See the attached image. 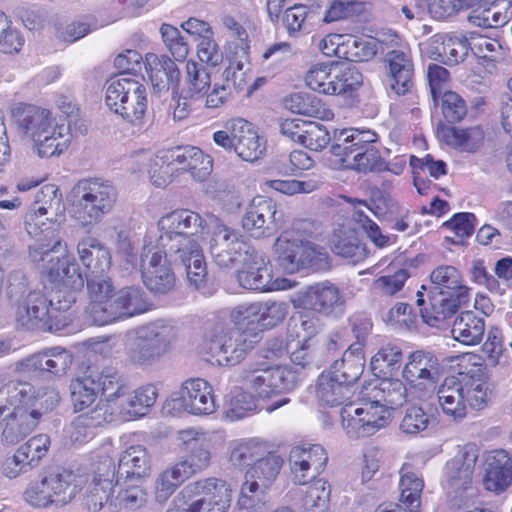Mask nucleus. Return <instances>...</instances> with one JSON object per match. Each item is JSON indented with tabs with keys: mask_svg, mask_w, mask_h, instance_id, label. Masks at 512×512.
Returning a JSON list of instances; mask_svg holds the SVG:
<instances>
[{
	"mask_svg": "<svg viewBox=\"0 0 512 512\" xmlns=\"http://www.w3.org/2000/svg\"><path fill=\"white\" fill-rule=\"evenodd\" d=\"M207 227L205 219L190 209H176L158 221L157 248L175 264L182 265L187 279L196 289L205 284L207 267L197 241Z\"/></svg>",
	"mask_w": 512,
	"mask_h": 512,
	"instance_id": "nucleus-1",
	"label": "nucleus"
},
{
	"mask_svg": "<svg viewBox=\"0 0 512 512\" xmlns=\"http://www.w3.org/2000/svg\"><path fill=\"white\" fill-rule=\"evenodd\" d=\"M10 303L15 307V320L27 329L59 331L71 322L68 310L76 301L73 293L56 292L47 297L40 290H28L24 278H14L8 286Z\"/></svg>",
	"mask_w": 512,
	"mask_h": 512,
	"instance_id": "nucleus-2",
	"label": "nucleus"
},
{
	"mask_svg": "<svg viewBox=\"0 0 512 512\" xmlns=\"http://www.w3.org/2000/svg\"><path fill=\"white\" fill-rule=\"evenodd\" d=\"M231 318L234 327L217 336L210 347L220 365H237L263 338L261 302L239 304Z\"/></svg>",
	"mask_w": 512,
	"mask_h": 512,
	"instance_id": "nucleus-3",
	"label": "nucleus"
},
{
	"mask_svg": "<svg viewBox=\"0 0 512 512\" xmlns=\"http://www.w3.org/2000/svg\"><path fill=\"white\" fill-rule=\"evenodd\" d=\"M431 285L422 289L428 290V308H420L423 321L430 326H438L440 322L455 314L458 309L469 301V289L462 284L461 274L450 265H442L434 269L430 275Z\"/></svg>",
	"mask_w": 512,
	"mask_h": 512,
	"instance_id": "nucleus-4",
	"label": "nucleus"
},
{
	"mask_svg": "<svg viewBox=\"0 0 512 512\" xmlns=\"http://www.w3.org/2000/svg\"><path fill=\"white\" fill-rule=\"evenodd\" d=\"M376 140V133L370 130H335L330 153L339 157L343 166L357 172L384 171L388 168L379 150L373 145Z\"/></svg>",
	"mask_w": 512,
	"mask_h": 512,
	"instance_id": "nucleus-5",
	"label": "nucleus"
},
{
	"mask_svg": "<svg viewBox=\"0 0 512 512\" xmlns=\"http://www.w3.org/2000/svg\"><path fill=\"white\" fill-rule=\"evenodd\" d=\"M66 246L60 238H52L48 242H39L30 247V258L40 265L42 275L51 283L63 285L75 291L84 287L85 277L80 271L76 259L65 254Z\"/></svg>",
	"mask_w": 512,
	"mask_h": 512,
	"instance_id": "nucleus-6",
	"label": "nucleus"
},
{
	"mask_svg": "<svg viewBox=\"0 0 512 512\" xmlns=\"http://www.w3.org/2000/svg\"><path fill=\"white\" fill-rule=\"evenodd\" d=\"M73 206L78 218L87 224L98 223L110 213L117 201L116 187L108 180H79L72 189Z\"/></svg>",
	"mask_w": 512,
	"mask_h": 512,
	"instance_id": "nucleus-7",
	"label": "nucleus"
},
{
	"mask_svg": "<svg viewBox=\"0 0 512 512\" xmlns=\"http://www.w3.org/2000/svg\"><path fill=\"white\" fill-rule=\"evenodd\" d=\"M276 262L288 274L301 269L326 271L330 268L329 256L324 248L286 232L275 242Z\"/></svg>",
	"mask_w": 512,
	"mask_h": 512,
	"instance_id": "nucleus-8",
	"label": "nucleus"
},
{
	"mask_svg": "<svg viewBox=\"0 0 512 512\" xmlns=\"http://www.w3.org/2000/svg\"><path fill=\"white\" fill-rule=\"evenodd\" d=\"M283 465V458L275 452L266 451L246 470L241 485L238 506L241 509L256 508L265 503L267 491L276 480Z\"/></svg>",
	"mask_w": 512,
	"mask_h": 512,
	"instance_id": "nucleus-9",
	"label": "nucleus"
},
{
	"mask_svg": "<svg viewBox=\"0 0 512 512\" xmlns=\"http://www.w3.org/2000/svg\"><path fill=\"white\" fill-rule=\"evenodd\" d=\"M177 336V328L164 320L140 326L129 344V357L136 364L151 365L170 350Z\"/></svg>",
	"mask_w": 512,
	"mask_h": 512,
	"instance_id": "nucleus-10",
	"label": "nucleus"
},
{
	"mask_svg": "<svg viewBox=\"0 0 512 512\" xmlns=\"http://www.w3.org/2000/svg\"><path fill=\"white\" fill-rule=\"evenodd\" d=\"M105 103L127 122L140 125L147 111V89L129 77L111 78L106 88Z\"/></svg>",
	"mask_w": 512,
	"mask_h": 512,
	"instance_id": "nucleus-11",
	"label": "nucleus"
},
{
	"mask_svg": "<svg viewBox=\"0 0 512 512\" xmlns=\"http://www.w3.org/2000/svg\"><path fill=\"white\" fill-rule=\"evenodd\" d=\"M479 449L474 444H467L446 463L444 472V488L451 507L460 508L472 491V479Z\"/></svg>",
	"mask_w": 512,
	"mask_h": 512,
	"instance_id": "nucleus-12",
	"label": "nucleus"
},
{
	"mask_svg": "<svg viewBox=\"0 0 512 512\" xmlns=\"http://www.w3.org/2000/svg\"><path fill=\"white\" fill-rule=\"evenodd\" d=\"M62 195L54 184H46L36 193L33 208L26 214L25 225L29 234L37 235V230L47 235L54 233L65 220Z\"/></svg>",
	"mask_w": 512,
	"mask_h": 512,
	"instance_id": "nucleus-13",
	"label": "nucleus"
},
{
	"mask_svg": "<svg viewBox=\"0 0 512 512\" xmlns=\"http://www.w3.org/2000/svg\"><path fill=\"white\" fill-rule=\"evenodd\" d=\"M254 250L239 231L217 220L209 239V252L219 267L241 265Z\"/></svg>",
	"mask_w": 512,
	"mask_h": 512,
	"instance_id": "nucleus-14",
	"label": "nucleus"
},
{
	"mask_svg": "<svg viewBox=\"0 0 512 512\" xmlns=\"http://www.w3.org/2000/svg\"><path fill=\"white\" fill-rule=\"evenodd\" d=\"M190 503V512H228L232 490L223 480L208 478L189 483L182 490Z\"/></svg>",
	"mask_w": 512,
	"mask_h": 512,
	"instance_id": "nucleus-15",
	"label": "nucleus"
},
{
	"mask_svg": "<svg viewBox=\"0 0 512 512\" xmlns=\"http://www.w3.org/2000/svg\"><path fill=\"white\" fill-rule=\"evenodd\" d=\"M168 406L178 413L210 414L215 411L212 387L204 379H188L171 395Z\"/></svg>",
	"mask_w": 512,
	"mask_h": 512,
	"instance_id": "nucleus-16",
	"label": "nucleus"
},
{
	"mask_svg": "<svg viewBox=\"0 0 512 512\" xmlns=\"http://www.w3.org/2000/svg\"><path fill=\"white\" fill-rule=\"evenodd\" d=\"M169 257L158 249L151 255L141 256V274L145 287L156 296L167 295L176 286V276Z\"/></svg>",
	"mask_w": 512,
	"mask_h": 512,
	"instance_id": "nucleus-17",
	"label": "nucleus"
},
{
	"mask_svg": "<svg viewBox=\"0 0 512 512\" xmlns=\"http://www.w3.org/2000/svg\"><path fill=\"white\" fill-rule=\"evenodd\" d=\"M89 305L87 314L90 321L98 326L107 324L109 305L116 294L112 279L105 274L95 273L85 276Z\"/></svg>",
	"mask_w": 512,
	"mask_h": 512,
	"instance_id": "nucleus-18",
	"label": "nucleus"
},
{
	"mask_svg": "<svg viewBox=\"0 0 512 512\" xmlns=\"http://www.w3.org/2000/svg\"><path fill=\"white\" fill-rule=\"evenodd\" d=\"M12 125L17 134L29 141L39 139L54 123L51 112L36 105L17 103L11 108Z\"/></svg>",
	"mask_w": 512,
	"mask_h": 512,
	"instance_id": "nucleus-19",
	"label": "nucleus"
},
{
	"mask_svg": "<svg viewBox=\"0 0 512 512\" xmlns=\"http://www.w3.org/2000/svg\"><path fill=\"white\" fill-rule=\"evenodd\" d=\"M73 362V355L65 348L56 346L33 354L16 364V370L25 373L38 372L61 377L67 373Z\"/></svg>",
	"mask_w": 512,
	"mask_h": 512,
	"instance_id": "nucleus-20",
	"label": "nucleus"
},
{
	"mask_svg": "<svg viewBox=\"0 0 512 512\" xmlns=\"http://www.w3.org/2000/svg\"><path fill=\"white\" fill-rule=\"evenodd\" d=\"M483 487L497 495L512 485V453L495 449L485 453L483 462Z\"/></svg>",
	"mask_w": 512,
	"mask_h": 512,
	"instance_id": "nucleus-21",
	"label": "nucleus"
},
{
	"mask_svg": "<svg viewBox=\"0 0 512 512\" xmlns=\"http://www.w3.org/2000/svg\"><path fill=\"white\" fill-rule=\"evenodd\" d=\"M95 472L91 483L88 485L82 498V505L89 512H99L105 505L109 509V503L113 499L115 486L119 485V480L115 477V465L111 459H106Z\"/></svg>",
	"mask_w": 512,
	"mask_h": 512,
	"instance_id": "nucleus-22",
	"label": "nucleus"
},
{
	"mask_svg": "<svg viewBox=\"0 0 512 512\" xmlns=\"http://www.w3.org/2000/svg\"><path fill=\"white\" fill-rule=\"evenodd\" d=\"M276 203L268 197H254L243 218L242 227L253 237L270 236L277 230Z\"/></svg>",
	"mask_w": 512,
	"mask_h": 512,
	"instance_id": "nucleus-23",
	"label": "nucleus"
},
{
	"mask_svg": "<svg viewBox=\"0 0 512 512\" xmlns=\"http://www.w3.org/2000/svg\"><path fill=\"white\" fill-rule=\"evenodd\" d=\"M49 445L50 438L46 434H39L30 438L17 449L11 458L6 460L4 464L5 475L13 479L21 473H27L38 465L47 453Z\"/></svg>",
	"mask_w": 512,
	"mask_h": 512,
	"instance_id": "nucleus-24",
	"label": "nucleus"
},
{
	"mask_svg": "<svg viewBox=\"0 0 512 512\" xmlns=\"http://www.w3.org/2000/svg\"><path fill=\"white\" fill-rule=\"evenodd\" d=\"M301 302L304 307L326 316L342 313L345 306L344 296L330 281L308 286L302 294Z\"/></svg>",
	"mask_w": 512,
	"mask_h": 512,
	"instance_id": "nucleus-25",
	"label": "nucleus"
},
{
	"mask_svg": "<svg viewBox=\"0 0 512 512\" xmlns=\"http://www.w3.org/2000/svg\"><path fill=\"white\" fill-rule=\"evenodd\" d=\"M111 303L107 324L142 314L152 307L146 292L139 286H127L117 290Z\"/></svg>",
	"mask_w": 512,
	"mask_h": 512,
	"instance_id": "nucleus-26",
	"label": "nucleus"
},
{
	"mask_svg": "<svg viewBox=\"0 0 512 512\" xmlns=\"http://www.w3.org/2000/svg\"><path fill=\"white\" fill-rule=\"evenodd\" d=\"M42 415V410H0L2 440L8 444L23 440L36 428Z\"/></svg>",
	"mask_w": 512,
	"mask_h": 512,
	"instance_id": "nucleus-27",
	"label": "nucleus"
},
{
	"mask_svg": "<svg viewBox=\"0 0 512 512\" xmlns=\"http://www.w3.org/2000/svg\"><path fill=\"white\" fill-rule=\"evenodd\" d=\"M178 440L184 446L187 455L176 466L181 470H185L186 478L208 467L210 452L203 433L193 429L182 430L178 433Z\"/></svg>",
	"mask_w": 512,
	"mask_h": 512,
	"instance_id": "nucleus-28",
	"label": "nucleus"
},
{
	"mask_svg": "<svg viewBox=\"0 0 512 512\" xmlns=\"http://www.w3.org/2000/svg\"><path fill=\"white\" fill-rule=\"evenodd\" d=\"M402 375L412 388L425 389L426 384L432 386L437 381L439 361L430 352L415 351L410 354Z\"/></svg>",
	"mask_w": 512,
	"mask_h": 512,
	"instance_id": "nucleus-29",
	"label": "nucleus"
},
{
	"mask_svg": "<svg viewBox=\"0 0 512 512\" xmlns=\"http://www.w3.org/2000/svg\"><path fill=\"white\" fill-rule=\"evenodd\" d=\"M375 385L366 388L365 397L383 413L402 406L407 400V388L400 379L381 377Z\"/></svg>",
	"mask_w": 512,
	"mask_h": 512,
	"instance_id": "nucleus-30",
	"label": "nucleus"
},
{
	"mask_svg": "<svg viewBox=\"0 0 512 512\" xmlns=\"http://www.w3.org/2000/svg\"><path fill=\"white\" fill-rule=\"evenodd\" d=\"M0 410H41V403L32 384L11 380L0 388Z\"/></svg>",
	"mask_w": 512,
	"mask_h": 512,
	"instance_id": "nucleus-31",
	"label": "nucleus"
},
{
	"mask_svg": "<svg viewBox=\"0 0 512 512\" xmlns=\"http://www.w3.org/2000/svg\"><path fill=\"white\" fill-rule=\"evenodd\" d=\"M267 263L264 255L255 249L254 253H251V256L241 264L242 269L238 271L237 279L240 285L251 290H272V274Z\"/></svg>",
	"mask_w": 512,
	"mask_h": 512,
	"instance_id": "nucleus-32",
	"label": "nucleus"
},
{
	"mask_svg": "<svg viewBox=\"0 0 512 512\" xmlns=\"http://www.w3.org/2000/svg\"><path fill=\"white\" fill-rule=\"evenodd\" d=\"M234 136L235 154L244 161L258 160L265 151V145L254 126L244 119H235L231 122Z\"/></svg>",
	"mask_w": 512,
	"mask_h": 512,
	"instance_id": "nucleus-33",
	"label": "nucleus"
},
{
	"mask_svg": "<svg viewBox=\"0 0 512 512\" xmlns=\"http://www.w3.org/2000/svg\"><path fill=\"white\" fill-rule=\"evenodd\" d=\"M94 379L99 384L97 390L101 395V401L114 405L123 412L125 396L130 390L126 380L114 368H104L101 372L94 371Z\"/></svg>",
	"mask_w": 512,
	"mask_h": 512,
	"instance_id": "nucleus-34",
	"label": "nucleus"
},
{
	"mask_svg": "<svg viewBox=\"0 0 512 512\" xmlns=\"http://www.w3.org/2000/svg\"><path fill=\"white\" fill-rule=\"evenodd\" d=\"M338 40L332 51L337 57L351 62H365L373 59L378 51V40L375 38H361L353 35L344 37L334 35Z\"/></svg>",
	"mask_w": 512,
	"mask_h": 512,
	"instance_id": "nucleus-35",
	"label": "nucleus"
},
{
	"mask_svg": "<svg viewBox=\"0 0 512 512\" xmlns=\"http://www.w3.org/2000/svg\"><path fill=\"white\" fill-rule=\"evenodd\" d=\"M510 0H490L475 7L468 15V21L481 28H498L505 25L512 16Z\"/></svg>",
	"mask_w": 512,
	"mask_h": 512,
	"instance_id": "nucleus-36",
	"label": "nucleus"
},
{
	"mask_svg": "<svg viewBox=\"0 0 512 512\" xmlns=\"http://www.w3.org/2000/svg\"><path fill=\"white\" fill-rule=\"evenodd\" d=\"M437 398L445 414L453 417L455 420L466 416L464 383L460 376L445 378L443 384L438 389Z\"/></svg>",
	"mask_w": 512,
	"mask_h": 512,
	"instance_id": "nucleus-37",
	"label": "nucleus"
},
{
	"mask_svg": "<svg viewBox=\"0 0 512 512\" xmlns=\"http://www.w3.org/2000/svg\"><path fill=\"white\" fill-rule=\"evenodd\" d=\"M485 333V320L480 313L464 311L454 320L451 334L454 340L466 346L478 345Z\"/></svg>",
	"mask_w": 512,
	"mask_h": 512,
	"instance_id": "nucleus-38",
	"label": "nucleus"
},
{
	"mask_svg": "<svg viewBox=\"0 0 512 512\" xmlns=\"http://www.w3.org/2000/svg\"><path fill=\"white\" fill-rule=\"evenodd\" d=\"M437 133L438 137L448 146L462 152H476L484 140V132L479 126L461 129L441 125L438 127Z\"/></svg>",
	"mask_w": 512,
	"mask_h": 512,
	"instance_id": "nucleus-39",
	"label": "nucleus"
},
{
	"mask_svg": "<svg viewBox=\"0 0 512 512\" xmlns=\"http://www.w3.org/2000/svg\"><path fill=\"white\" fill-rule=\"evenodd\" d=\"M179 170L189 172L197 181L205 180L212 172V158L197 147H175Z\"/></svg>",
	"mask_w": 512,
	"mask_h": 512,
	"instance_id": "nucleus-40",
	"label": "nucleus"
},
{
	"mask_svg": "<svg viewBox=\"0 0 512 512\" xmlns=\"http://www.w3.org/2000/svg\"><path fill=\"white\" fill-rule=\"evenodd\" d=\"M45 477L53 506H64L77 495L76 476L71 471L57 468L46 472Z\"/></svg>",
	"mask_w": 512,
	"mask_h": 512,
	"instance_id": "nucleus-41",
	"label": "nucleus"
},
{
	"mask_svg": "<svg viewBox=\"0 0 512 512\" xmlns=\"http://www.w3.org/2000/svg\"><path fill=\"white\" fill-rule=\"evenodd\" d=\"M77 252L83 265L90 274L106 272L111 266V255L98 239L85 237L79 241Z\"/></svg>",
	"mask_w": 512,
	"mask_h": 512,
	"instance_id": "nucleus-42",
	"label": "nucleus"
},
{
	"mask_svg": "<svg viewBox=\"0 0 512 512\" xmlns=\"http://www.w3.org/2000/svg\"><path fill=\"white\" fill-rule=\"evenodd\" d=\"M362 414H364V408L355 407L351 400L343 404L340 410L342 426L351 436H369L380 428L385 427V419L383 417L369 421L361 418Z\"/></svg>",
	"mask_w": 512,
	"mask_h": 512,
	"instance_id": "nucleus-43",
	"label": "nucleus"
},
{
	"mask_svg": "<svg viewBox=\"0 0 512 512\" xmlns=\"http://www.w3.org/2000/svg\"><path fill=\"white\" fill-rule=\"evenodd\" d=\"M357 346L354 349H346L342 358L333 362L329 374L337 377L342 383L348 384L354 388L356 382L360 379L365 368V353L358 352Z\"/></svg>",
	"mask_w": 512,
	"mask_h": 512,
	"instance_id": "nucleus-44",
	"label": "nucleus"
},
{
	"mask_svg": "<svg viewBox=\"0 0 512 512\" xmlns=\"http://www.w3.org/2000/svg\"><path fill=\"white\" fill-rule=\"evenodd\" d=\"M391 75V88L398 94L403 95L413 85V63L410 57L403 51L391 50L386 54Z\"/></svg>",
	"mask_w": 512,
	"mask_h": 512,
	"instance_id": "nucleus-45",
	"label": "nucleus"
},
{
	"mask_svg": "<svg viewBox=\"0 0 512 512\" xmlns=\"http://www.w3.org/2000/svg\"><path fill=\"white\" fill-rule=\"evenodd\" d=\"M149 471L150 457L146 448L142 445H135L122 453L119 459L117 479L119 480L123 474H126V479L136 478L140 480L147 476ZM126 482L127 480L124 481V483Z\"/></svg>",
	"mask_w": 512,
	"mask_h": 512,
	"instance_id": "nucleus-46",
	"label": "nucleus"
},
{
	"mask_svg": "<svg viewBox=\"0 0 512 512\" xmlns=\"http://www.w3.org/2000/svg\"><path fill=\"white\" fill-rule=\"evenodd\" d=\"M49 133H43L39 139L33 141V149L41 158L60 155L70 142L69 125L53 123L48 128Z\"/></svg>",
	"mask_w": 512,
	"mask_h": 512,
	"instance_id": "nucleus-47",
	"label": "nucleus"
},
{
	"mask_svg": "<svg viewBox=\"0 0 512 512\" xmlns=\"http://www.w3.org/2000/svg\"><path fill=\"white\" fill-rule=\"evenodd\" d=\"M354 395V388L329 373H322L317 382V397L331 407L343 405Z\"/></svg>",
	"mask_w": 512,
	"mask_h": 512,
	"instance_id": "nucleus-48",
	"label": "nucleus"
},
{
	"mask_svg": "<svg viewBox=\"0 0 512 512\" xmlns=\"http://www.w3.org/2000/svg\"><path fill=\"white\" fill-rule=\"evenodd\" d=\"M148 67H146L149 78L154 87L159 90L169 89L170 84H177L180 79V70L177 64L168 56L158 57L151 54L146 57Z\"/></svg>",
	"mask_w": 512,
	"mask_h": 512,
	"instance_id": "nucleus-49",
	"label": "nucleus"
},
{
	"mask_svg": "<svg viewBox=\"0 0 512 512\" xmlns=\"http://www.w3.org/2000/svg\"><path fill=\"white\" fill-rule=\"evenodd\" d=\"M211 87L210 68L203 63L189 60L186 63L185 88L186 98L202 99Z\"/></svg>",
	"mask_w": 512,
	"mask_h": 512,
	"instance_id": "nucleus-50",
	"label": "nucleus"
},
{
	"mask_svg": "<svg viewBox=\"0 0 512 512\" xmlns=\"http://www.w3.org/2000/svg\"><path fill=\"white\" fill-rule=\"evenodd\" d=\"M332 249L337 255L348 258L353 263L364 260L368 255L365 244L361 243L352 229L340 230L336 233L332 240Z\"/></svg>",
	"mask_w": 512,
	"mask_h": 512,
	"instance_id": "nucleus-51",
	"label": "nucleus"
},
{
	"mask_svg": "<svg viewBox=\"0 0 512 512\" xmlns=\"http://www.w3.org/2000/svg\"><path fill=\"white\" fill-rule=\"evenodd\" d=\"M97 385L99 384L94 379V371L71 382V401L76 411L88 408L95 401L98 395Z\"/></svg>",
	"mask_w": 512,
	"mask_h": 512,
	"instance_id": "nucleus-52",
	"label": "nucleus"
},
{
	"mask_svg": "<svg viewBox=\"0 0 512 512\" xmlns=\"http://www.w3.org/2000/svg\"><path fill=\"white\" fill-rule=\"evenodd\" d=\"M402 350L395 345L382 347L371 359L370 368L372 373L378 377L392 375L402 363Z\"/></svg>",
	"mask_w": 512,
	"mask_h": 512,
	"instance_id": "nucleus-53",
	"label": "nucleus"
},
{
	"mask_svg": "<svg viewBox=\"0 0 512 512\" xmlns=\"http://www.w3.org/2000/svg\"><path fill=\"white\" fill-rule=\"evenodd\" d=\"M174 148L162 152L152 160L149 168L151 182L156 187H165L172 180L173 173L178 171Z\"/></svg>",
	"mask_w": 512,
	"mask_h": 512,
	"instance_id": "nucleus-54",
	"label": "nucleus"
},
{
	"mask_svg": "<svg viewBox=\"0 0 512 512\" xmlns=\"http://www.w3.org/2000/svg\"><path fill=\"white\" fill-rule=\"evenodd\" d=\"M157 396V388L151 384L136 389L132 394L129 390L125 396L123 412L144 416L155 404Z\"/></svg>",
	"mask_w": 512,
	"mask_h": 512,
	"instance_id": "nucleus-55",
	"label": "nucleus"
},
{
	"mask_svg": "<svg viewBox=\"0 0 512 512\" xmlns=\"http://www.w3.org/2000/svg\"><path fill=\"white\" fill-rule=\"evenodd\" d=\"M285 107L293 113L309 117H322L325 108L321 100L310 93L295 92L284 98Z\"/></svg>",
	"mask_w": 512,
	"mask_h": 512,
	"instance_id": "nucleus-56",
	"label": "nucleus"
},
{
	"mask_svg": "<svg viewBox=\"0 0 512 512\" xmlns=\"http://www.w3.org/2000/svg\"><path fill=\"white\" fill-rule=\"evenodd\" d=\"M334 61L330 64H316L309 69L305 76V82L314 91L331 95L333 80L336 79Z\"/></svg>",
	"mask_w": 512,
	"mask_h": 512,
	"instance_id": "nucleus-57",
	"label": "nucleus"
},
{
	"mask_svg": "<svg viewBox=\"0 0 512 512\" xmlns=\"http://www.w3.org/2000/svg\"><path fill=\"white\" fill-rule=\"evenodd\" d=\"M147 501V494L139 485H131L121 488L117 495L109 503V511L116 512L120 509L136 510Z\"/></svg>",
	"mask_w": 512,
	"mask_h": 512,
	"instance_id": "nucleus-58",
	"label": "nucleus"
},
{
	"mask_svg": "<svg viewBox=\"0 0 512 512\" xmlns=\"http://www.w3.org/2000/svg\"><path fill=\"white\" fill-rule=\"evenodd\" d=\"M185 470L176 465L162 472L155 481V499L163 503L175 492L177 487L187 479Z\"/></svg>",
	"mask_w": 512,
	"mask_h": 512,
	"instance_id": "nucleus-59",
	"label": "nucleus"
},
{
	"mask_svg": "<svg viewBox=\"0 0 512 512\" xmlns=\"http://www.w3.org/2000/svg\"><path fill=\"white\" fill-rule=\"evenodd\" d=\"M423 487L424 482L416 473H403L399 482L401 491L400 502L407 507H413L419 510Z\"/></svg>",
	"mask_w": 512,
	"mask_h": 512,
	"instance_id": "nucleus-60",
	"label": "nucleus"
},
{
	"mask_svg": "<svg viewBox=\"0 0 512 512\" xmlns=\"http://www.w3.org/2000/svg\"><path fill=\"white\" fill-rule=\"evenodd\" d=\"M244 385L254 391L259 397L271 396L269 367H248L242 371Z\"/></svg>",
	"mask_w": 512,
	"mask_h": 512,
	"instance_id": "nucleus-61",
	"label": "nucleus"
},
{
	"mask_svg": "<svg viewBox=\"0 0 512 512\" xmlns=\"http://www.w3.org/2000/svg\"><path fill=\"white\" fill-rule=\"evenodd\" d=\"M330 486L326 481L318 479L308 488L303 499L304 506L310 511L324 512L330 502Z\"/></svg>",
	"mask_w": 512,
	"mask_h": 512,
	"instance_id": "nucleus-62",
	"label": "nucleus"
},
{
	"mask_svg": "<svg viewBox=\"0 0 512 512\" xmlns=\"http://www.w3.org/2000/svg\"><path fill=\"white\" fill-rule=\"evenodd\" d=\"M263 448L254 441L237 443L230 450L229 461L236 468L251 466L262 455Z\"/></svg>",
	"mask_w": 512,
	"mask_h": 512,
	"instance_id": "nucleus-63",
	"label": "nucleus"
},
{
	"mask_svg": "<svg viewBox=\"0 0 512 512\" xmlns=\"http://www.w3.org/2000/svg\"><path fill=\"white\" fill-rule=\"evenodd\" d=\"M430 421L429 415L422 406L411 405L405 410L400 430L407 435H416L425 431Z\"/></svg>",
	"mask_w": 512,
	"mask_h": 512,
	"instance_id": "nucleus-64",
	"label": "nucleus"
}]
</instances>
